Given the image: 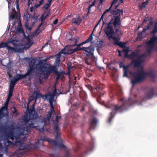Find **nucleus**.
<instances>
[{
  "mask_svg": "<svg viewBox=\"0 0 157 157\" xmlns=\"http://www.w3.org/2000/svg\"><path fill=\"white\" fill-rule=\"evenodd\" d=\"M54 130L55 131V132L57 134L56 137V140H51V142L56 147L60 148H66V146L63 144L62 140L59 135V130L58 124L57 123L55 124V126L54 128Z\"/></svg>",
  "mask_w": 157,
  "mask_h": 157,
  "instance_id": "4",
  "label": "nucleus"
},
{
  "mask_svg": "<svg viewBox=\"0 0 157 157\" xmlns=\"http://www.w3.org/2000/svg\"><path fill=\"white\" fill-rule=\"evenodd\" d=\"M15 143L16 144L17 143H19L20 144V146L18 148V150H23L25 148V146L23 145V144L21 143V141L20 140L17 141V140L16 139V141L15 142Z\"/></svg>",
  "mask_w": 157,
  "mask_h": 157,
  "instance_id": "33",
  "label": "nucleus"
},
{
  "mask_svg": "<svg viewBox=\"0 0 157 157\" xmlns=\"http://www.w3.org/2000/svg\"><path fill=\"white\" fill-rule=\"evenodd\" d=\"M34 104L33 105V107L31 109L29 110V119L27 118L24 120L25 123L26 127H23L20 130L19 135L23 136H25L29 132L31 128L36 127L35 125L36 120L38 118V116L37 112H36L34 107Z\"/></svg>",
  "mask_w": 157,
  "mask_h": 157,
  "instance_id": "1",
  "label": "nucleus"
},
{
  "mask_svg": "<svg viewBox=\"0 0 157 157\" xmlns=\"http://www.w3.org/2000/svg\"><path fill=\"white\" fill-rule=\"evenodd\" d=\"M33 71L31 70L30 69H29L27 72L24 74L25 77L28 76L29 77V80L30 78V76L32 74Z\"/></svg>",
  "mask_w": 157,
  "mask_h": 157,
  "instance_id": "37",
  "label": "nucleus"
},
{
  "mask_svg": "<svg viewBox=\"0 0 157 157\" xmlns=\"http://www.w3.org/2000/svg\"><path fill=\"white\" fill-rule=\"evenodd\" d=\"M49 10L48 11V12L43 14L40 17V20L41 22H44L45 19L49 15Z\"/></svg>",
  "mask_w": 157,
  "mask_h": 157,
  "instance_id": "30",
  "label": "nucleus"
},
{
  "mask_svg": "<svg viewBox=\"0 0 157 157\" xmlns=\"http://www.w3.org/2000/svg\"><path fill=\"white\" fill-rule=\"evenodd\" d=\"M121 101L123 102L122 104L121 105L119 106L117 105H111V106H109L108 107V108H111L112 109V112L110 113V116L108 120V122L109 123H111L114 116L117 113H121L128 109L130 105L129 101L124 100L122 99H121Z\"/></svg>",
  "mask_w": 157,
  "mask_h": 157,
  "instance_id": "3",
  "label": "nucleus"
},
{
  "mask_svg": "<svg viewBox=\"0 0 157 157\" xmlns=\"http://www.w3.org/2000/svg\"><path fill=\"white\" fill-rule=\"evenodd\" d=\"M23 154V151L20 152L18 154V155H17V157H21V156Z\"/></svg>",
  "mask_w": 157,
  "mask_h": 157,
  "instance_id": "57",
  "label": "nucleus"
},
{
  "mask_svg": "<svg viewBox=\"0 0 157 157\" xmlns=\"http://www.w3.org/2000/svg\"><path fill=\"white\" fill-rule=\"evenodd\" d=\"M58 22V20L57 19H56L53 21V24L54 25H56Z\"/></svg>",
  "mask_w": 157,
  "mask_h": 157,
  "instance_id": "62",
  "label": "nucleus"
},
{
  "mask_svg": "<svg viewBox=\"0 0 157 157\" xmlns=\"http://www.w3.org/2000/svg\"><path fill=\"white\" fill-rule=\"evenodd\" d=\"M81 21V19L79 17H78L76 18H74L72 19V22L76 24V25H79L80 22Z\"/></svg>",
  "mask_w": 157,
  "mask_h": 157,
  "instance_id": "28",
  "label": "nucleus"
},
{
  "mask_svg": "<svg viewBox=\"0 0 157 157\" xmlns=\"http://www.w3.org/2000/svg\"><path fill=\"white\" fill-rule=\"evenodd\" d=\"M33 1H32L31 0H28V4L29 6L30 5V4H31L32 2Z\"/></svg>",
  "mask_w": 157,
  "mask_h": 157,
  "instance_id": "63",
  "label": "nucleus"
},
{
  "mask_svg": "<svg viewBox=\"0 0 157 157\" xmlns=\"http://www.w3.org/2000/svg\"><path fill=\"white\" fill-rule=\"evenodd\" d=\"M40 69L41 73L44 76V78L46 79L48 78L51 73L53 72L56 74L57 73L56 66L50 65L48 67L46 66H42L40 67Z\"/></svg>",
  "mask_w": 157,
  "mask_h": 157,
  "instance_id": "5",
  "label": "nucleus"
},
{
  "mask_svg": "<svg viewBox=\"0 0 157 157\" xmlns=\"http://www.w3.org/2000/svg\"><path fill=\"white\" fill-rule=\"evenodd\" d=\"M35 62L31 61L29 63V65H33V66H35Z\"/></svg>",
  "mask_w": 157,
  "mask_h": 157,
  "instance_id": "61",
  "label": "nucleus"
},
{
  "mask_svg": "<svg viewBox=\"0 0 157 157\" xmlns=\"http://www.w3.org/2000/svg\"><path fill=\"white\" fill-rule=\"evenodd\" d=\"M128 56V58L133 60L135 57H138L139 56L137 53L134 52H133L130 54H129Z\"/></svg>",
  "mask_w": 157,
  "mask_h": 157,
  "instance_id": "23",
  "label": "nucleus"
},
{
  "mask_svg": "<svg viewBox=\"0 0 157 157\" xmlns=\"http://www.w3.org/2000/svg\"><path fill=\"white\" fill-rule=\"evenodd\" d=\"M41 97L44 100L48 99V95L47 94L44 95L41 94L40 92H36V95L35 97V99L36 100L37 98Z\"/></svg>",
  "mask_w": 157,
  "mask_h": 157,
  "instance_id": "18",
  "label": "nucleus"
},
{
  "mask_svg": "<svg viewBox=\"0 0 157 157\" xmlns=\"http://www.w3.org/2000/svg\"><path fill=\"white\" fill-rule=\"evenodd\" d=\"M74 52H73V49H71L68 51L67 52L65 51V48L63 49L61 51V53H63L64 54H72Z\"/></svg>",
  "mask_w": 157,
  "mask_h": 157,
  "instance_id": "32",
  "label": "nucleus"
},
{
  "mask_svg": "<svg viewBox=\"0 0 157 157\" xmlns=\"http://www.w3.org/2000/svg\"><path fill=\"white\" fill-rule=\"evenodd\" d=\"M94 48L92 45H90L88 47H82V51H83V53L87 56H92V58L95 57L94 54Z\"/></svg>",
  "mask_w": 157,
  "mask_h": 157,
  "instance_id": "7",
  "label": "nucleus"
},
{
  "mask_svg": "<svg viewBox=\"0 0 157 157\" xmlns=\"http://www.w3.org/2000/svg\"><path fill=\"white\" fill-rule=\"evenodd\" d=\"M155 96H157V87L154 88L153 87L149 88L145 94V96L142 101L144 100L150 99Z\"/></svg>",
  "mask_w": 157,
  "mask_h": 157,
  "instance_id": "6",
  "label": "nucleus"
},
{
  "mask_svg": "<svg viewBox=\"0 0 157 157\" xmlns=\"http://www.w3.org/2000/svg\"><path fill=\"white\" fill-rule=\"evenodd\" d=\"M92 35L93 33H92V34L90 36L88 39H87L85 41L81 43V44H73V46H77V47L75 49H73V52H75L78 50L82 51V48H80V46L87 43L91 42L93 39Z\"/></svg>",
  "mask_w": 157,
  "mask_h": 157,
  "instance_id": "11",
  "label": "nucleus"
},
{
  "mask_svg": "<svg viewBox=\"0 0 157 157\" xmlns=\"http://www.w3.org/2000/svg\"><path fill=\"white\" fill-rule=\"evenodd\" d=\"M50 6L48 4V3L44 5L42 7V9H45L46 10H47V12L49 10L48 9L49 7Z\"/></svg>",
  "mask_w": 157,
  "mask_h": 157,
  "instance_id": "46",
  "label": "nucleus"
},
{
  "mask_svg": "<svg viewBox=\"0 0 157 157\" xmlns=\"http://www.w3.org/2000/svg\"><path fill=\"white\" fill-rule=\"evenodd\" d=\"M95 3H96V1H95V0L89 6H91V7L94 6L95 5Z\"/></svg>",
  "mask_w": 157,
  "mask_h": 157,
  "instance_id": "59",
  "label": "nucleus"
},
{
  "mask_svg": "<svg viewBox=\"0 0 157 157\" xmlns=\"http://www.w3.org/2000/svg\"><path fill=\"white\" fill-rule=\"evenodd\" d=\"M16 83L17 82L13 79L10 81L9 88V92H13L14 87Z\"/></svg>",
  "mask_w": 157,
  "mask_h": 157,
  "instance_id": "21",
  "label": "nucleus"
},
{
  "mask_svg": "<svg viewBox=\"0 0 157 157\" xmlns=\"http://www.w3.org/2000/svg\"><path fill=\"white\" fill-rule=\"evenodd\" d=\"M130 65H127L126 66L123 65V68L124 71V76L127 77V74L129 71L128 68L130 67Z\"/></svg>",
  "mask_w": 157,
  "mask_h": 157,
  "instance_id": "22",
  "label": "nucleus"
},
{
  "mask_svg": "<svg viewBox=\"0 0 157 157\" xmlns=\"http://www.w3.org/2000/svg\"><path fill=\"white\" fill-rule=\"evenodd\" d=\"M13 109H14L12 111L13 113L15 114V113H17V109H16V108L14 106L13 107Z\"/></svg>",
  "mask_w": 157,
  "mask_h": 157,
  "instance_id": "51",
  "label": "nucleus"
},
{
  "mask_svg": "<svg viewBox=\"0 0 157 157\" xmlns=\"http://www.w3.org/2000/svg\"><path fill=\"white\" fill-rule=\"evenodd\" d=\"M122 33L121 31V29H115L114 34L116 35L117 36H119V35H122Z\"/></svg>",
  "mask_w": 157,
  "mask_h": 157,
  "instance_id": "36",
  "label": "nucleus"
},
{
  "mask_svg": "<svg viewBox=\"0 0 157 157\" xmlns=\"http://www.w3.org/2000/svg\"><path fill=\"white\" fill-rule=\"evenodd\" d=\"M13 93V92L9 91V93H8L7 99L6 101H8V102H9L10 99V98H11V97H12V95Z\"/></svg>",
  "mask_w": 157,
  "mask_h": 157,
  "instance_id": "44",
  "label": "nucleus"
},
{
  "mask_svg": "<svg viewBox=\"0 0 157 157\" xmlns=\"http://www.w3.org/2000/svg\"><path fill=\"white\" fill-rule=\"evenodd\" d=\"M129 51V48L127 47L126 48L124 49V50H122L123 51L122 52H124V57L125 58H128V56H129V54H128V52Z\"/></svg>",
  "mask_w": 157,
  "mask_h": 157,
  "instance_id": "31",
  "label": "nucleus"
},
{
  "mask_svg": "<svg viewBox=\"0 0 157 157\" xmlns=\"http://www.w3.org/2000/svg\"><path fill=\"white\" fill-rule=\"evenodd\" d=\"M16 13V11H14V12H12L11 13L10 15V17L12 20H13L15 18Z\"/></svg>",
  "mask_w": 157,
  "mask_h": 157,
  "instance_id": "41",
  "label": "nucleus"
},
{
  "mask_svg": "<svg viewBox=\"0 0 157 157\" xmlns=\"http://www.w3.org/2000/svg\"><path fill=\"white\" fill-rule=\"evenodd\" d=\"M66 155L65 157H69L70 155L69 151H67L65 152Z\"/></svg>",
  "mask_w": 157,
  "mask_h": 157,
  "instance_id": "56",
  "label": "nucleus"
},
{
  "mask_svg": "<svg viewBox=\"0 0 157 157\" xmlns=\"http://www.w3.org/2000/svg\"><path fill=\"white\" fill-rule=\"evenodd\" d=\"M40 32V31L38 32L35 30L33 32V35L35 36L38 35Z\"/></svg>",
  "mask_w": 157,
  "mask_h": 157,
  "instance_id": "53",
  "label": "nucleus"
},
{
  "mask_svg": "<svg viewBox=\"0 0 157 157\" xmlns=\"http://www.w3.org/2000/svg\"><path fill=\"white\" fill-rule=\"evenodd\" d=\"M154 22L151 21H150L149 24H148L147 26H146V28H144L143 30V32H145L147 30H149L150 29V26H152L153 25Z\"/></svg>",
  "mask_w": 157,
  "mask_h": 157,
  "instance_id": "25",
  "label": "nucleus"
},
{
  "mask_svg": "<svg viewBox=\"0 0 157 157\" xmlns=\"http://www.w3.org/2000/svg\"><path fill=\"white\" fill-rule=\"evenodd\" d=\"M126 43L125 42H122L120 41L119 43H118V44L117 45L119 46L121 48H126L127 47L126 46Z\"/></svg>",
  "mask_w": 157,
  "mask_h": 157,
  "instance_id": "34",
  "label": "nucleus"
},
{
  "mask_svg": "<svg viewBox=\"0 0 157 157\" xmlns=\"http://www.w3.org/2000/svg\"><path fill=\"white\" fill-rule=\"evenodd\" d=\"M112 38L114 40V45H117L118 44V43L120 42L119 41L120 40V38H119V36H113L111 38Z\"/></svg>",
  "mask_w": 157,
  "mask_h": 157,
  "instance_id": "29",
  "label": "nucleus"
},
{
  "mask_svg": "<svg viewBox=\"0 0 157 157\" xmlns=\"http://www.w3.org/2000/svg\"><path fill=\"white\" fill-rule=\"evenodd\" d=\"M118 0H114L112 2L111 6L110 7L111 8L112 7V6L114 4H115V3L117 2ZM124 0H119V4H121V3H123V1Z\"/></svg>",
  "mask_w": 157,
  "mask_h": 157,
  "instance_id": "43",
  "label": "nucleus"
},
{
  "mask_svg": "<svg viewBox=\"0 0 157 157\" xmlns=\"http://www.w3.org/2000/svg\"><path fill=\"white\" fill-rule=\"evenodd\" d=\"M98 120L95 118L92 119V121L90 122V126L89 127L90 129H94L96 126Z\"/></svg>",
  "mask_w": 157,
  "mask_h": 157,
  "instance_id": "17",
  "label": "nucleus"
},
{
  "mask_svg": "<svg viewBox=\"0 0 157 157\" xmlns=\"http://www.w3.org/2000/svg\"><path fill=\"white\" fill-rule=\"evenodd\" d=\"M67 69L68 71L71 70V68L72 67V66L71 65H70L68 64H67Z\"/></svg>",
  "mask_w": 157,
  "mask_h": 157,
  "instance_id": "55",
  "label": "nucleus"
},
{
  "mask_svg": "<svg viewBox=\"0 0 157 157\" xmlns=\"http://www.w3.org/2000/svg\"><path fill=\"white\" fill-rule=\"evenodd\" d=\"M26 77L25 75H22L20 74H17L15 78L13 79L15 82H17L19 80L23 79Z\"/></svg>",
  "mask_w": 157,
  "mask_h": 157,
  "instance_id": "20",
  "label": "nucleus"
},
{
  "mask_svg": "<svg viewBox=\"0 0 157 157\" xmlns=\"http://www.w3.org/2000/svg\"><path fill=\"white\" fill-rule=\"evenodd\" d=\"M105 33L109 39L113 37L114 34V31L111 22H109L108 24L107 27L105 29Z\"/></svg>",
  "mask_w": 157,
  "mask_h": 157,
  "instance_id": "9",
  "label": "nucleus"
},
{
  "mask_svg": "<svg viewBox=\"0 0 157 157\" xmlns=\"http://www.w3.org/2000/svg\"><path fill=\"white\" fill-rule=\"evenodd\" d=\"M25 27L26 30H28L29 31H30L31 30V28H29V27L28 25L27 24H25Z\"/></svg>",
  "mask_w": 157,
  "mask_h": 157,
  "instance_id": "49",
  "label": "nucleus"
},
{
  "mask_svg": "<svg viewBox=\"0 0 157 157\" xmlns=\"http://www.w3.org/2000/svg\"><path fill=\"white\" fill-rule=\"evenodd\" d=\"M31 18L33 19V22L34 23H35L37 21V19L38 18V16H32L31 17Z\"/></svg>",
  "mask_w": 157,
  "mask_h": 157,
  "instance_id": "45",
  "label": "nucleus"
},
{
  "mask_svg": "<svg viewBox=\"0 0 157 157\" xmlns=\"http://www.w3.org/2000/svg\"><path fill=\"white\" fill-rule=\"evenodd\" d=\"M7 49L8 50V52H13V51H16V49L15 48L11 47L9 45H8Z\"/></svg>",
  "mask_w": 157,
  "mask_h": 157,
  "instance_id": "39",
  "label": "nucleus"
},
{
  "mask_svg": "<svg viewBox=\"0 0 157 157\" xmlns=\"http://www.w3.org/2000/svg\"><path fill=\"white\" fill-rule=\"evenodd\" d=\"M104 0H100V1L98 3V8H99V6H102L103 4V2L104 1Z\"/></svg>",
  "mask_w": 157,
  "mask_h": 157,
  "instance_id": "50",
  "label": "nucleus"
},
{
  "mask_svg": "<svg viewBox=\"0 0 157 157\" xmlns=\"http://www.w3.org/2000/svg\"><path fill=\"white\" fill-rule=\"evenodd\" d=\"M33 41L30 40H28V42L26 43L25 46V48L28 49L33 44Z\"/></svg>",
  "mask_w": 157,
  "mask_h": 157,
  "instance_id": "27",
  "label": "nucleus"
},
{
  "mask_svg": "<svg viewBox=\"0 0 157 157\" xmlns=\"http://www.w3.org/2000/svg\"><path fill=\"white\" fill-rule=\"evenodd\" d=\"M60 60V58H59V57H57L56 59V64H58V65L59 64V62Z\"/></svg>",
  "mask_w": 157,
  "mask_h": 157,
  "instance_id": "47",
  "label": "nucleus"
},
{
  "mask_svg": "<svg viewBox=\"0 0 157 157\" xmlns=\"http://www.w3.org/2000/svg\"><path fill=\"white\" fill-rule=\"evenodd\" d=\"M111 7H110L107 10H106V11H105L103 13V14H102V16H101V18H100V19L99 20V21L98 22V23L96 25V26H95L94 30L93 31H94V30L95 29V28L96 27V26L100 22L101 20H103V17H104V14H105V13L106 12H109V10H110V9H111Z\"/></svg>",
  "mask_w": 157,
  "mask_h": 157,
  "instance_id": "35",
  "label": "nucleus"
},
{
  "mask_svg": "<svg viewBox=\"0 0 157 157\" xmlns=\"http://www.w3.org/2000/svg\"><path fill=\"white\" fill-rule=\"evenodd\" d=\"M147 57V55L145 54H144L135 59L132 61L131 63L133 64L135 67H139L143 63V61L141 60V59L143 57L146 58Z\"/></svg>",
  "mask_w": 157,
  "mask_h": 157,
  "instance_id": "8",
  "label": "nucleus"
},
{
  "mask_svg": "<svg viewBox=\"0 0 157 157\" xmlns=\"http://www.w3.org/2000/svg\"><path fill=\"white\" fill-rule=\"evenodd\" d=\"M148 17H145L143 21L142 24V25H143L146 21H147L148 20Z\"/></svg>",
  "mask_w": 157,
  "mask_h": 157,
  "instance_id": "54",
  "label": "nucleus"
},
{
  "mask_svg": "<svg viewBox=\"0 0 157 157\" xmlns=\"http://www.w3.org/2000/svg\"><path fill=\"white\" fill-rule=\"evenodd\" d=\"M143 32V30L141 32L139 33L138 34V35L136 39H135L134 41L136 42L138 40L140 41H141L143 38L142 36V33H143L144 32Z\"/></svg>",
  "mask_w": 157,
  "mask_h": 157,
  "instance_id": "26",
  "label": "nucleus"
},
{
  "mask_svg": "<svg viewBox=\"0 0 157 157\" xmlns=\"http://www.w3.org/2000/svg\"><path fill=\"white\" fill-rule=\"evenodd\" d=\"M67 39V40H70L71 41H74L75 38H73L72 37L71 35L70 34H67L66 35Z\"/></svg>",
  "mask_w": 157,
  "mask_h": 157,
  "instance_id": "40",
  "label": "nucleus"
},
{
  "mask_svg": "<svg viewBox=\"0 0 157 157\" xmlns=\"http://www.w3.org/2000/svg\"><path fill=\"white\" fill-rule=\"evenodd\" d=\"M10 138L12 140H14L15 136L14 134L12 133H10Z\"/></svg>",
  "mask_w": 157,
  "mask_h": 157,
  "instance_id": "48",
  "label": "nucleus"
},
{
  "mask_svg": "<svg viewBox=\"0 0 157 157\" xmlns=\"http://www.w3.org/2000/svg\"><path fill=\"white\" fill-rule=\"evenodd\" d=\"M146 6V4L145 3L143 2L142 3V5L140 6V7L141 8H143L145 7Z\"/></svg>",
  "mask_w": 157,
  "mask_h": 157,
  "instance_id": "58",
  "label": "nucleus"
},
{
  "mask_svg": "<svg viewBox=\"0 0 157 157\" xmlns=\"http://www.w3.org/2000/svg\"><path fill=\"white\" fill-rule=\"evenodd\" d=\"M92 35L93 33H92V34L90 36L88 39H87L85 41L81 43V44H73V46H77V47L75 49H73V52H75L78 50L82 51V48H80V46L87 43L91 42L93 39Z\"/></svg>",
  "mask_w": 157,
  "mask_h": 157,
  "instance_id": "12",
  "label": "nucleus"
},
{
  "mask_svg": "<svg viewBox=\"0 0 157 157\" xmlns=\"http://www.w3.org/2000/svg\"><path fill=\"white\" fill-rule=\"evenodd\" d=\"M15 41V40H12L10 42L7 41L6 42H3L0 44V48H4L5 47H6L7 48L9 45V43H13V44L14 45L15 44L13 43V42Z\"/></svg>",
  "mask_w": 157,
  "mask_h": 157,
  "instance_id": "19",
  "label": "nucleus"
},
{
  "mask_svg": "<svg viewBox=\"0 0 157 157\" xmlns=\"http://www.w3.org/2000/svg\"><path fill=\"white\" fill-rule=\"evenodd\" d=\"M118 6L119 5L115 6V8L114 9H112L111 7L109 11L110 13L113 15H116V16L120 17L123 15V10H118L117 9V8Z\"/></svg>",
  "mask_w": 157,
  "mask_h": 157,
  "instance_id": "15",
  "label": "nucleus"
},
{
  "mask_svg": "<svg viewBox=\"0 0 157 157\" xmlns=\"http://www.w3.org/2000/svg\"><path fill=\"white\" fill-rule=\"evenodd\" d=\"M36 9V8L34 7H34H31L30 9V12H32L34 10Z\"/></svg>",
  "mask_w": 157,
  "mask_h": 157,
  "instance_id": "64",
  "label": "nucleus"
},
{
  "mask_svg": "<svg viewBox=\"0 0 157 157\" xmlns=\"http://www.w3.org/2000/svg\"><path fill=\"white\" fill-rule=\"evenodd\" d=\"M16 4V8L17 10V12H20V9L19 6V3Z\"/></svg>",
  "mask_w": 157,
  "mask_h": 157,
  "instance_id": "60",
  "label": "nucleus"
},
{
  "mask_svg": "<svg viewBox=\"0 0 157 157\" xmlns=\"http://www.w3.org/2000/svg\"><path fill=\"white\" fill-rule=\"evenodd\" d=\"M9 102L6 101L4 103V106L0 108V115L2 117L8 116V106Z\"/></svg>",
  "mask_w": 157,
  "mask_h": 157,
  "instance_id": "14",
  "label": "nucleus"
},
{
  "mask_svg": "<svg viewBox=\"0 0 157 157\" xmlns=\"http://www.w3.org/2000/svg\"><path fill=\"white\" fill-rule=\"evenodd\" d=\"M51 111H50L49 112L48 114L47 115V116L46 117L44 118V122L45 123H47V122H49L50 119L51 118V116L52 113L53 111H54V110L53 111L52 109L51 110Z\"/></svg>",
  "mask_w": 157,
  "mask_h": 157,
  "instance_id": "24",
  "label": "nucleus"
},
{
  "mask_svg": "<svg viewBox=\"0 0 157 157\" xmlns=\"http://www.w3.org/2000/svg\"><path fill=\"white\" fill-rule=\"evenodd\" d=\"M44 0H40V1H39V4L36 3L34 5V7H35L36 8H38L41 5L43 4L44 2Z\"/></svg>",
  "mask_w": 157,
  "mask_h": 157,
  "instance_id": "38",
  "label": "nucleus"
},
{
  "mask_svg": "<svg viewBox=\"0 0 157 157\" xmlns=\"http://www.w3.org/2000/svg\"><path fill=\"white\" fill-rule=\"evenodd\" d=\"M129 73L133 78V79L131 81L132 87L135 85L143 82L147 76H149L152 78H154L155 77V75L153 72H146L143 69L137 72H132L130 71Z\"/></svg>",
  "mask_w": 157,
  "mask_h": 157,
  "instance_id": "2",
  "label": "nucleus"
},
{
  "mask_svg": "<svg viewBox=\"0 0 157 157\" xmlns=\"http://www.w3.org/2000/svg\"><path fill=\"white\" fill-rule=\"evenodd\" d=\"M103 43V41L102 40L98 41L97 44V47L98 48H101L102 47V44Z\"/></svg>",
  "mask_w": 157,
  "mask_h": 157,
  "instance_id": "42",
  "label": "nucleus"
},
{
  "mask_svg": "<svg viewBox=\"0 0 157 157\" xmlns=\"http://www.w3.org/2000/svg\"><path fill=\"white\" fill-rule=\"evenodd\" d=\"M110 22L112 23V22L114 20L113 22V24L115 28H116L117 26L120 25H121V21H120V18L118 16H113L110 19Z\"/></svg>",
  "mask_w": 157,
  "mask_h": 157,
  "instance_id": "16",
  "label": "nucleus"
},
{
  "mask_svg": "<svg viewBox=\"0 0 157 157\" xmlns=\"http://www.w3.org/2000/svg\"><path fill=\"white\" fill-rule=\"evenodd\" d=\"M54 89L53 93L51 94L49 93L47 94L48 95V99L49 100V101L51 107V110L52 109L53 111H54V108L52 104L54 101V96L55 95V94L56 92V89L55 85L54 86Z\"/></svg>",
  "mask_w": 157,
  "mask_h": 157,
  "instance_id": "13",
  "label": "nucleus"
},
{
  "mask_svg": "<svg viewBox=\"0 0 157 157\" xmlns=\"http://www.w3.org/2000/svg\"><path fill=\"white\" fill-rule=\"evenodd\" d=\"M29 66V69L32 70V71H34V69L36 68L34 66H33V65H30Z\"/></svg>",
  "mask_w": 157,
  "mask_h": 157,
  "instance_id": "52",
  "label": "nucleus"
},
{
  "mask_svg": "<svg viewBox=\"0 0 157 157\" xmlns=\"http://www.w3.org/2000/svg\"><path fill=\"white\" fill-rule=\"evenodd\" d=\"M103 86L101 84L98 85L93 88V91L95 92L98 96L97 100L100 98L101 97L105 94V91L103 90Z\"/></svg>",
  "mask_w": 157,
  "mask_h": 157,
  "instance_id": "10",
  "label": "nucleus"
}]
</instances>
